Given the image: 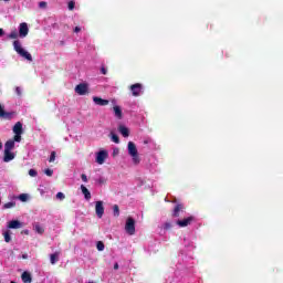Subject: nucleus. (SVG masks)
Listing matches in <instances>:
<instances>
[{
	"mask_svg": "<svg viewBox=\"0 0 283 283\" xmlns=\"http://www.w3.org/2000/svg\"><path fill=\"white\" fill-rule=\"evenodd\" d=\"M13 50H15L17 54L22 56V59L32 62V54H30V52L25 51L23 46H21V42L19 40L13 41Z\"/></svg>",
	"mask_w": 283,
	"mask_h": 283,
	"instance_id": "nucleus-1",
	"label": "nucleus"
},
{
	"mask_svg": "<svg viewBox=\"0 0 283 283\" xmlns=\"http://www.w3.org/2000/svg\"><path fill=\"white\" fill-rule=\"evenodd\" d=\"M128 154L132 156L134 165H138V163H140V157H138V148H136V144H134V142L128 143Z\"/></svg>",
	"mask_w": 283,
	"mask_h": 283,
	"instance_id": "nucleus-2",
	"label": "nucleus"
},
{
	"mask_svg": "<svg viewBox=\"0 0 283 283\" xmlns=\"http://www.w3.org/2000/svg\"><path fill=\"white\" fill-rule=\"evenodd\" d=\"M125 231L128 235H134L136 233V220L134 218L128 217L125 224Z\"/></svg>",
	"mask_w": 283,
	"mask_h": 283,
	"instance_id": "nucleus-3",
	"label": "nucleus"
},
{
	"mask_svg": "<svg viewBox=\"0 0 283 283\" xmlns=\"http://www.w3.org/2000/svg\"><path fill=\"white\" fill-rule=\"evenodd\" d=\"M17 116V112H6L3 106L0 104V118H3L4 120H12Z\"/></svg>",
	"mask_w": 283,
	"mask_h": 283,
	"instance_id": "nucleus-4",
	"label": "nucleus"
},
{
	"mask_svg": "<svg viewBox=\"0 0 283 283\" xmlns=\"http://www.w3.org/2000/svg\"><path fill=\"white\" fill-rule=\"evenodd\" d=\"M193 220H196V218L193 216H190L188 218L177 220L176 224L178 227H180L181 229H185V227H189V224H191V222H193Z\"/></svg>",
	"mask_w": 283,
	"mask_h": 283,
	"instance_id": "nucleus-5",
	"label": "nucleus"
},
{
	"mask_svg": "<svg viewBox=\"0 0 283 283\" xmlns=\"http://www.w3.org/2000/svg\"><path fill=\"white\" fill-rule=\"evenodd\" d=\"M95 213L97 218H103V216L105 214V207L103 206V201L95 202Z\"/></svg>",
	"mask_w": 283,
	"mask_h": 283,
	"instance_id": "nucleus-6",
	"label": "nucleus"
},
{
	"mask_svg": "<svg viewBox=\"0 0 283 283\" xmlns=\"http://www.w3.org/2000/svg\"><path fill=\"white\" fill-rule=\"evenodd\" d=\"M129 90H130L133 96H136V97L140 96V93L143 92V84H140V83L133 84V85H130Z\"/></svg>",
	"mask_w": 283,
	"mask_h": 283,
	"instance_id": "nucleus-7",
	"label": "nucleus"
},
{
	"mask_svg": "<svg viewBox=\"0 0 283 283\" xmlns=\"http://www.w3.org/2000/svg\"><path fill=\"white\" fill-rule=\"evenodd\" d=\"M107 150H101L97 153V156H96V164L97 165H103L105 163V160H107Z\"/></svg>",
	"mask_w": 283,
	"mask_h": 283,
	"instance_id": "nucleus-8",
	"label": "nucleus"
},
{
	"mask_svg": "<svg viewBox=\"0 0 283 283\" xmlns=\"http://www.w3.org/2000/svg\"><path fill=\"white\" fill-rule=\"evenodd\" d=\"M182 211H185V205L178 203V205L175 206L171 217L172 218H180V213H182Z\"/></svg>",
	"mask_w": 283,
	"mask_h": 283,
	"instance_id": "nucleus-9",
	"label": "nucleus"
},
{
	"mask_svg": "<svg viewBox=\"0 0 283 283\" xmlns=\"http://www.w3.org/2000/svg\"><path fill=\"white\" fill-rule=\"evenodd\" d=\"M75 92L80 96H85V94L87 93V84L81 83V84L76 85Z\"/></svg>",
	"mask_w": 283,
	"mask_h": 283,
	"instance_id": "nucleus-10",
	"label": "nucleus"
},
{
	"mask_svg": "<svg viewBox=\"0 0 283 283\" xmlns=\"http://www.w3.org/2000/svg\"><path fill=\"white\" fill-rule=\"evenodd\" d=\"M30 32V29H28V23L22 22L19 28V34L23 39L25 35Z\"/></svg>",
	"mask_w": 283,
	"mask_h": 283,
	"instance_id": "nucleus-11",
	"label": "nucleus"
},
{
	"mask_svg": "<svg viewBox=\"0 0 283 283\" xmlns=\"http://www.w3.org/2000/svg\"><path fill=\"white\" fill-rule=\"evenodd\" d=\"M93 102L95 103V105H99V107H105L106 105H109V102L107 99H103L98 96H94Z\"/></svg>",
	"mask_w": 283,
	"mask_h": 283,
	"instance_id": "nucleus-12",
	"label": "nucleus"
},
{
	"mask_svg": "<svg viewBox=\"0 0 283 283\" xmlns=\"http://www.w3.org/2000/svg\"><path fill=\"white\" fill-rule=\"evenodd\" d=\"M14 153L12 150H4V156H3V163H10L11 160H14Z\"/></svg>",
	"mask_w": 283,
	"mask_h": 283,
	"instance_id": "nucleus-13",
	"label": "nucleus"
},
{
	"mask_svg": "<svg viewBox=\"0 0 283 283\" xmlns=\"http://www.w3.org/2000/svg\"><path fill=\"white\" fill-rule=\"evenodd\" d=\"M81 191L85 198V200H92V192L84 185L81 186Z\"/></svg>",
	"mask_w": 283,
	"mask_h": 283,
	"instance_id": "nucleus-14",
	"label": "nucleus"
},
{
	"mask_svg": "<svg viewBox=\"0 0 283 283\" xmlns=\"http://www.w3.org/2000/svg\"><path fill=\"white\" fill-rule=\"evenodd\" d=\"M22 224L19 220H12L9 222L8 228L9 229H21Z\"/></svg>",
	"mask_w": 283,
	"mask_h": 283,
	"instance_id": "nucleus-15",
	"label": "nucleus"
},
{
	"mask_svg": "<svg viewBox=\"0 0 283 283\" xmlns=\"http://www.w3.org/2000/svg\"><path fill=\"white\" fill-rule=\"evenodd\" d=\"M13 133L14 134H23V124L21 122H17L13 126Z\"/></svg>",
	"mask_w": 283,
	"mask_h": 283,
	"instance_id": "nucleus-16",
	"label": "nucleus"
},
{
	"mask_svg": "<svg viewBox=\"0 0 283 283\" xmlns=\"http://www.w3.org/2000/svg\"><path fill=\"white\" fill-rule=\"evenodd\" d=\"M113 112H114L116 118H118V120H120L123 118V109H120V106H114Z\"/></svg>",
	"mask_w": 283,
	"mask_h": 283,
	"instance_id": "nucleus-17",
	"label": "nucleus"
},
{
	"mask_svg": "<svg viewBox=\"0 0 283 283\" xmlns=\"http://www.w3.org/2000/svg\"><path fill=\"white\" fill-rule=\"evenodd\" d=\"M118 132L122 134V136H124V138H128V136H129V128H127V127H125L123 125H119Z\"/></svg>",
	"mask_w": 283,
	"mask_h": 283,
	"instance_id": "nucleus-18",
	"label": "nucleus"
},
{
	"mask_svg": "<svg viewBox=\"0 0 283 283\" xmlns=\"http://www.w3.org/2000/svg\"><path fill=\"white\" fill-rule=\"evenodd\" d=\"M14 149V140L9 139L4 144V151H12Z\"/></svg>",
	"mask_w": 283,
	"mask_h": 283,
	"instance_id": "nucleus-19",
	"label": "nucleus"
},
{
	"mask_svg": "<svg viewBox=\"0 0 283 283\" xmlns=\"http://www.w3.org/2000/svg\"><path fill=\"white\" fill-rule=\"evenodd\" d=\"M21 277H22V282L32 283V274H30V272H23Z\"/></svg>",
	"mask_w": 283,
	"mask_h": 283,
	"instance_id": "nucleus-20",
	"label": "nucleus"
},
{
	"mask_svg": "<svg viewBox=\"0 0 283 283\" xmlns=\"http://www.w3.org/2000/svg\"><path fill=\"white\" fill-rule=\"evenodd\" d=\"M113 216L115 218H118V216H120V208L118 207V205L113 206Z\"/></svg>",
	"mask_w": 283,
	"mask_h": 283,
	"instance_id": "nucleus-21",
	"label": "nucleus"
},
{
	"mask_svg": "<svg viewBox=\"0 0 283 283\" xmlns=\"http://www.w3.org/2000/svg\"><path fill=\"white\" fill-rule=\"evenodd\" d=\"M111 138L113 140V143H115L116 145H118V143H120V138L118 137V135L111 133Z\"/></svg>",
	"mask_w": 283,
	"mask_h": 283,
	"instance_id": "nucleus-22",
	"label": "nucleus"
},
{
	"mask_svg": "<svg viewBox=\"0 0 283 283\" xmlns=\"http://www.w3.org/2000/svg\"><path fill=\"white\" fill-rule=\"evenodd\" d=\"M12 207H17V202L10 201L3 205V209H12Z\"/></svg>",
	"mask_w": 283,
	"mask_h": 283,
	"instance_id": "nucleus-23",
	"label": "nucleus"
},
{
	"mask_svg": "<svg viewBox=\"0 0 283 283\" xmlns=\"http://www.w3.org/2000/svg\"><path fill=\"white\" fill-rule=\"evenodd\" d=\"M34 229H35L36 233H40V234L45 233V229H43V227H41L40 224H35Z\"/></svg>",
	"mask_w": 283,
	"mask_h": 283,
	"instance_id": "nucleus-24",
	"label": "nucleus"
},
{
	"mask_svg": "<svg viewBox=\"0 0 283 283\" xmlns=\"http://www.w3.org/2000/svg\"><path fill=\"white\" fill-rule=\"evenodd\" d=\"M50 259H51V264H54L55 262H59V254L53 253L51 254Z\"/></svg>",
	"mask_w": 283,
	"mask_h": 283,
	"instance_id": "nucleus-25",
	"label": "nucleus"
},
{
	"mask_svg": "<svg viewBox=\"0 0 283 283\" xmlns=\"http://www.w3.org/2000/svg\"><path fill=\"white\" fill-rule=\"evenodd\" d=\"M96 248L97 251H105V243H103V241H98Z\"/></svg>",
	"mask_w": 283,
	"mask_h": 283,
	"instance_id": "nucleus-26",
	"label": "nucleus"
},
{
	"mask_svg": "<svg viewBox=\"0 0 283 283\" xmlns=\"http://www.w3.org/2000/svg\"><path fill=\"white\" fill-rule=\"evenodd\" d=\"M3 235H4V242H10L12 240V238L10 237V231H6Z\"/></svg>",
	"mask_w": 283,
	"mask_h": 283,
	"instance_id": "nucleus-27",
	"label": "nucleus"
},
{
	"mask_svg": "<svg viewBox=\"0 0 283 283\" xmlns=\"http://www.w3.org/2000/svg\"><path fill=\"white\" fill-rule=\"evenodd\" d=\"M8 36L9 39H19V32L12 31Z\"/></svg>",
	"mask_w": 283,
	"mask_h": 283,
	"instance_id": "nucleus-28",
	"label": "nucleus"
},
{
	"mask_svg": "<svg viewBox=\"0 0 283 283\" xmlns=\"http://www.w3.org/2000/svg\"><path fill=\"white\" fill-rule=\"evenodd\" d=\"M56 160V151H52L49 158V163H54Z\"/></svg>",
	"mask_w": 283,
	"mask_h": 283,
	"instance_id": "nucleus-29",
	"label": "nucleus"
},
{
	"mask_svg": "<svg viewBox=\"0 0 283 283\" xmlns=\"http://www.w3.org/2000/svg\"><path fill=\"white\" fill-rule=\"evenodd\" d=\"M29 176H31V178H36V176H39V172L34 169H30L29 170Z\"/></svg>",
	"mask_w": 283,
	"mask_h": 283,
	"instance_id": "nucleus-30",
	"label": "nucleus"
},
{
	"mask_svg": "<svg viewBox=\"0 0 283 283\" xmlns=\"http://www.w3.org/2000/svg\"><path fill=\"white\" fill-rule=\"evenodd\" d=\"M19 200H21V202H28V195L27 193H21L19 196Z\"/></svg>",
	"mask_w": 283,
	"mask_h": 283,
	"instance_id": "nucleus-31",
	"label": "nucleus"
},
{
	"mask_svg": "<svg viewBox=\"0 0 283 283\" xmlns=\"http://www.w3.org/2000/svg\"><path fill=\"white\" fill-rule=\"evenodd\" d=\"M44 174H45V176L52 177V176H54V170H52V169H50V168H46V169L44 170Z\"/></svg>",
	"mask_w": 283,
	"mask_h": 283,
	"instance_id": "nucleus-32",
	"label": "nucleus"
},
{
	"mask_svg": "<svg viewBox=\"0 0 283 283\" xmlns=\"http://www.w3.org/2000/svg\"><path fill=\"white\" fill-rule=\"evenodd\" d=\"M21 135L22 134H15L12 140H14V143H21Z\"/></svg>",
	"mask_w": 283,
	"mask_h": 283,
	"instance_id": "nucleus-33",
	"label": "nucleus"
},
{
	"mask_svg": "<svg viewBox=\"0 0 283 283\" xmlns=\"http://www.w3.org/2000/svg\"><path fill=\"white\" fill-rule=\"evenodd\" d=\"M56 198L57 200H65V195L63 192H57Z\"/></svg>",
	"mask_w": 283,
	"mask_h": 283,
	"instance_id": "nucleus-34",
	"label": "nucleus"
},
{
	"mask_svg": "<svg viewBox=\"0 0 283 283\" xmlns=\"http://www.w3.org/2000/svg\"><path fill=\"white\" fill-rule=\"evenodd\" d=\"M39 8H42V9L48 8V2L41 1V2L39 3Z\"/></svg>",
	"mask_w": 283,
	"mask_h": 283,
	"instance_id": "nucleus-35",
	"label": "nucleus"
},
{
	"mask_svg": "<svg viewBox=\"0 0 283 283\" xmlns=\"http://www.w3.org/2000/svg\"><path fill=\"white\" fill-rule=\"evenodd\" d=\"M75 6H76V3L74 1H70L69 2V10H74Z\"/></svg>",
	"mask_w": 283,
	"mask_h": 283,
	"instance_id": "nucleus-36",
	"label": "nucleus"
},
{
	"mask_svg": "<svg viewBox=\"0 0 283 283\" xmlns=\"http://www.w3.org/2000/svg\"><path fill=\"white\" fill-rule=\"evenodd\" d=\"M101 73L106 75L107 74V69L105 66H102L101 67Z\"/></svg>",
	"mask_w": 283,
	"mask_h": 283,
	"instance_id": "nucleus-37",
	"label": "nucleus"
},
{
	"mask_svg": "<svg viewBox=\"0 0 283 283\" xmlns=\"http://www.w3.org/2000/svg\"><path fill=\"white\" fill-rule=\"evenodd\" d=\"M81 178H82L83 182H87V175L82 174V175H81Z\"/></svg>",
	"mask_w": 283,
	"mask_h": 283,
	"instance_id": "nucleus-38",
	"label": "nucleus"
},
{
	"mask_svg": "<svg viewBox=\"0 0 283 283\" xmlns=\"http://www.w3.org/2000/svg\"><path fill=\"white\" fill-rule=\"evenodd\" d=\"M15 93L18 96H21V87L17 86L15 87Z\"/></svg>",
	"mask_w": 283,
	"mask_h": 283,
	"instance_id": "nucleus-39",
	"label": "nucleus"
},
{
	"mask_svg": "<svg viewBox=\"0 0 283 283\" xmlns=\"http://www.w3.org/2000/svg\"><path fill=\"white\" fill-rule=\"evenodd\" d=\"M165 229H171V223L169 222L165 223Z\"/></svg>",
	"mask_w": 283,
	"mask_h": 283,
	"instance_id": "nucleus-40",
	"label": "nucleus"
},
{
	"mask_svg": "<svg viewBox=\"0 0 283 283\" xmlns=\"http://www.w3.org/2000/svg\"><path fill=\"white\" fill-rule=\"evenodd\" d=\"M118 148H115L114 150H113V156H117V154H118Z\"/></svg>",
	"mask_w": 283,
	"mask_h": 283,
	"instance_id": "nucleus-41",
	"label": "nucleus"
},
{
	"mask_svg": "<svg viewBox=\"0 0 283 283\" xmlns=\"http://www.w3.org/2000/svg\"><path fill=\"white\" fill-rule=\"evenodd\" d=\"M74 32H76V33L81 32V28L80 27H75Z\"/></svg>",
	"mask_w": 283,
	"mask_h": 283,
	"instance_id": "nucleus-42",
	"label": "nucleus"
},
{
	"mask_svg": "<svg viewBox=\"0 0 283 283\" xmlns=\"http://www.w3.org/2000/svg\"><path fill=\"white\" fill-rule=\"evenodd\" d=\"M3 34H6V32L3 31V29H0V36H3Z\"/></svg>",
	"mask_w": 283,
	"mask_h": 283,
	"instance_id": "nucleus-43",
	"label": "nucleus"
},
{
	"mask_svg": "<svg viewBox=\"0 0 283 283\" xmlns=\"http://www.w3.org/2000/svg\"><path fill=\"white\" fill-rule=\"evenodd\" d=\"M114 270H115V271H118V263H115V264H114Z\"/></svg>",
	"mask_w": 283,
	"mask_h": 283,
	"instance_id": "nucleus-44",
	"label": "nucleus"
},
{
	"mask_svg": "<svg viewBox=\"0 0 283 283\" xmlns=\"http://www.w3.org/2000/svg\"><path fill=\"white\" fill-rule=\"evenodd\" d=\"M22 260H28V254H23Z\"/></svg>",
	"mask_w": 283,
	"mask_h": 283,
	"instance_id": "nucleus-45",
	"label": "nucleus"
},
{
	"mask_svg": "<svg viewBox=\"0 0 283 283\" xmlns=\"http://www.w3.org/2000/svg\"><path fill=\"white\" fill-rule=\"evenodd\" d=\"M0 149H3V143L0 142Z\"/></svg>",
	"mask_w": 283,
	"mask_h": 283,
	"instance_id": "nucleus-46",
	"label": "nucleus"
},
{
	"mask_svg": "<svg viewBox=\"0 0 283 283\" xmlns=\"http://www.w3.org/2000/svg\"><path fill=\"white\" fill-rule=\"evenodd\" d=\"M149 143V140H145L144 144L147 145Z\"/></svg>",
	"mask_w": 283,
	"mask_h": 283,
	"instance_id": "nucleus-47",
	"label": "nucleus"
},
{
	"mask_svg": "<svg viewBox=\"0 0 283 283\" xmlns=\"http://www.w3.org/2000/svg\"><path fill=\"white\" fill-rule=\"evenodd\" d=\"M10 283H17V282H14V281H11Z\"/></svg>",
	"mask_w": 283,
	"mask_h": 283,
	"instance_id": "nucleus-48",
	"label": "nucleus"
},
{
	"mask_svg": "<svg viewBox=\"0 0 283 283\" xmlns=\"http://www.w3.org/2000/svg\"><path fill=\"white\" fill-rule=\"evenodd\" d=\"M3 1L8 2V1H10V0H3Z\"/></svg>",
	"mask_w": 283,
	"mask_h": 283,
	"instance_id": "nucleus-49",
	"label": "nucleus"
},
{
	"mask_svg": "<svg viewBox=\"0 0 283 283\" xmlns=\"http://www.w3.org/2000/svg\"><path fill=\"white\" fill-rule=\"evenodd\" d=\"M99 182H103V180H102V179H99Z\"/></svg>",
	"mask_w": 283,
	"mask_h": 283,
	"instance_id": "nucleus-50",
	"label": "nucleus"
},
{
	"mask_svg": "<svg viewBox=\"0 0 283 283\" xmlns=\"http://www.w3.org/2000/svg\"><path fill=\"white\" fill-rule=\"evenodd\" d=\"M24 233H27V234H28V231H24Z\"/></svg>",
	"mask_w": 283,
	"mask_h": 283,
	"instance_id": "nucleus-51",
	"label": "nucleus"
}]
</instances>
